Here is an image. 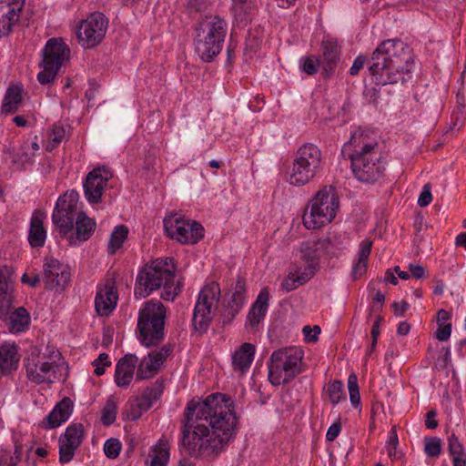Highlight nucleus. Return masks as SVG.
Instances as JSON below:
<instances>
[{
	"label": "nucleus",
	"instance_id": "f257e3e1",
	"mask_svg": "<svg viewBox=\"0 0 466 466\" xmlns=\"http://www.w3.org/2000/svg\"><path fill=\"white\" fill-rule=\"evenodd\" d=\"M182 445L190 456L218 455L237 433L234 402L217 392L206 399L191 400L184 410Z\"/></svg>",
	"mask_w": 466,
	"mask_h": 466
},
{
	"label": "nucleus",
	"instance_id": "f03ea898",
	"mask_svg": "<svg viewBox=\"0 0 466 466\" xmlns=\"http://www.w3.org/2000/svg\"><path fill=\"white\" fill-rule=\"evenodd\" d=\"M342 153L350 159L352 172L359 181L375 184L385 176V161L373 131L362 127L354 129L349 142L344 144Z\"/></svg>",
	"mask_w": 466,
	"mask_h": 466
},
{
	"label": "nucleus",
	"instance_id": "7ed1b4c3",
	"mask_svg": "<svg viewBox=\"0 0 466 466\" xmlns=\"http://www.w3.org/2000/svg\"><path fill=\"white\" fill-rule=\"evenodd\" d=\"M369 71L377 85L404 83L410 77L413 55L410 48L399 39H387L373 51Z\"/></svg>",
	"mask_w": 466,
	"mask_h": 466
},
{
	"label": "nucleus",
	"instance_id": "20e7f679",
	"mask_svg": "<svg viewBox=\"0 0 466 466\" xmlns=\"http://www.w3.org/2000/svg\"><path fill=\"white\" fill-rule=\"evenodd\" d=\"M175 271L176 265L171 258H157L145 265L136 279V298H147L155 290L162 289L161 299L173 301L182 289V284L176 279Z\"/></svg>",
	"mask_w": 466,
	"mask_h": 466
},
{
	"label": "nucleus",
	"instance_id": "39448f33",
	"mask_svg": "<svg viewBox=\"0 0 466 466\" xmlns=\"http://www.w3.org/2000/svg\"><path fill=\"white\" fill-rule=\"evenodd\" d=\"M228 24L218 15L206 17L196 28L195 51L205 63L211 62L223 47Z\"/></svg>",
	"mask_w": 466,
	"mask_h": 466
},
{
	"label": "nucleus",
	"instance_id": "423d86ee",
	"mask_svg": "<svg viewBox=\"0 0 466 466\" xmlns=\"http://www.w3.org/2000/svg\"><path fill=\"white\" fill-rule=\"evenodd\" d=\"M166 308L159 300H149L139 309L137 339L146 347L158 345L164 339Z\"/></svg>",
	"mask_w": 466,
	"mask_h": 466
},
{
	"label": "nucleus",
	"instance_id": "0eeeda50",
	"mask_svg": "<svg viewBox=\"0 0 466 466\" xmlns=\"http://www.w3.org/2000/svg\"><path fill=\"white\" fill-rule=\"evenodd\" d=\"M322 152L313 143H305L296 151L288 182L302 187L312 181L322 170Z\"/></svg>",
	"mask_w": 466,
	"mask_h": 466
},
{
	"label": "nucleus",
	"instance_id": "6e6552de",
	"mask_svg": "<svg viewBox=\"0 0 466 466\" xmlns=\"http://www.w3.org/2000/svg\"><path fill=\"white\" fill-rule=\"evenodd\" d=\"M303 351L299 348H284L272 352L268 364V380L274 386L289 383L301 372Z\"/></svg>",
	"mask_w": 466,
	"mask_h": 466
},
{
	"label": "nucleus",
	"instance_id": "1a4fd4ad",
	"mask_svg": "<svg viewBox=\"0 0 466 466\" xmlns=\"http://www.w3.org/2000/svg\"><path fill=\"white\" fill-rule=\"evenodd\" d=\"M339 197L333 187H324L312 198L309 211L303 215V224L309 229H315L330 223L339 208Z\"/></svg>",
	"mask_w": 466,
	"mask_h": 466
},
{
	"label": "nucleus",
	"instance_id": "9d476101",
	"mask_svg": "<svg viewBox=\"0 0 466 466\" xmlns=\"http://www.w3.org/2000/svg\"><path fill=\"white\" fill-rule=\"evenodd\" d=\"M61 353L54 347L47 346L46 352H39L36 349L24 359V368L26 378L35 384L52 383L56 380L57 361Z\"/></svg>",
	"mask_w": 466,
	"mask_h": 466
},
{
	"label": "nucleus",
	"instance_id": "9b49d317",
	"mask_svg": "<svg viewBox=\"0 0 466 466\" xmlns=\"http://www.w3.org/2000/svg\"><path fill=\"white\" fill-rule=\"evenodd\" d=\"M42 60L39 67L42 70L37 74V80L41 85L54 82L58 71L65 61L70 57V49L61 37H52L47 40L41 51Z\"/></svg>",
	"mask_w": 466,
	"mask_h": 466
},
{
	"label": "nucleus",
	"instance_id": "f8f14e48",
	"mask_svg": "<svg viewBox=\"0 0 466 466\" xmlns=\"http://www.w3.org/2000/svg\"><path fill=\"white\" fill-rule=\"evenodd\" d=\"M221 290L218 282L205 285L194 308L192 322L197 330L205 331L216 315Z\"/></svg>",
	"mask_w": 466,
	"mask_h": 466
},
{
	"label": "nucleus",
	"instance_id": "ddd939ff",
	"mask_svg": "<svg viewBox=\"0 0 466 466\" xmlns=\"http://www.w3.org/2000/svg\"><path fill=\"white\" fill-rule=\"evenodd\" d=\"M167 235L182 244H196L204 237V228L197 221L185 218L178 214H171L164 218Z\"/></svg>",
	"mask_w": 466,
	"mask_h": 466
},
{
	"label": "nucleus",
	"instance_id": "4468645a",
	"mask_svg": "<svg viewBox=\"0 0 466 466\" xmlns=\"http://www.w3.org/2000/svg\"><path fill=\"white\" fill-rule=\"evenodd\" d=\"M108 26V19L103 13H91L86 19L79 22L76 27V38L85 49L96 46L105 38Z\"/></svg>",
	"mask_w": 466,
	"mask_h": 466
},
{
	"label": "nucleus",
	"instance_id": "2eb2a0df",
	"mask_svg": "<svg viewBox=\"0 0 466 466\" xmlns=\"http://www.w3.org/2000/svg\"><path fill=\"white\" fill-rule=\"evenodd\" d=\"M113 177V172L106 167H96L86 176L84 183V194L90 204H97L102 201V196L108 187L109 180Z\"/></svg>",
	"mask_w": 466,
	"mask_h": 466
},
{
	"label": "nucleus",
	"instance_id": "dca6fc26",
	"mask_svg": "<svg viewBox=\"0 0 466 466\" xmlns=\"http://www.w3.org/2000/svg\"><path fill=\"white\" fill-rule=\"evenodd\" d=\"M42 279L46 289L63 291L70 282V269L67 265L55 258H46L43 264Z\"/></svg>",
	"mask_w": 466,
	"mask_h": 466
},
{
	"label": "nucleus",
	"instance_id": "f3484780",
	"mask_svg": "<svg viewBox=\"0 0 466 466\" xmlns=\"http://www.w3.org/2000/svg\"><path fill=\"white\" fill-rule=\"evenodd\" d=\"M172 351L173 346L171 344H165L159 350L149 352L137 364V380H143L153 378L160 370Z\"/></svg>",
	"mask_w": 466,
	"mask_h": 466
},
{
	"label": "nucleus",
	"instance_id": "a211bd4d",
	"mask_svg": "<svg viewBox=\"0 0 466 466\" xmlns=\"http://www.w3.org/2000/svg\"><path fill=\"white\" fill-rule=\"evenodd\" d=\"M84 439V427L81 423L69 425L59 437V461L61 463L69 462L76 451L81 445Z\"/></svg>",
	"mask_w": 466,
	"mask_h": 466
},
{
	"label": "nucleus",
	"instance_id": "6ab92c4d",
	"mask_svg": "<svg viewBox=\"0 0 466 466\" xmlns=\"http://www.w3.org/2000/svg\"><path fill=\"white\" fill-rule=\"evenodd\" d=\"M118 299L114 279H107L98 285L95 299V308L99 316H108L116 308Z\"/></svg>",
	"mask_w": 466,
	"mask_h": 466
},
{
	"label": "nucleus",
	"instance_id": "aec40b11",
	"mask_svg": "<svg viewBox=\"0 0 466 466\" xmlns=\"http://www.w3.org/2000/svg\"><path fill=\"white\" fill-rule=\"evenodd\" d=\"M13 267L2 265L0 267V319H5L10 313L14 302V285L12 276Z\"/></svg>",
	"mask_w": 466,
	"mask_h": 466
},
{
	"label": "nucleus",
	"instance_id": "412c9836",
	"mask_svg": "<svg viewBox=\"0 0 466 466\" xmlns=\"http://www.w3.org/2000/svg\"><path fill=\"white\" fill-rule=\"evenodd\" d=\"M24 5L25 0H0V37L12 32Z\"/></svg>",
	"mask_w": 466,
	"mask_h": 466
},
{
	"label": "nucleus",
	"instance_id": "4be33fe9",
	"mask_svg": "<svg viewBox=\"0 0 466 466\" xmlns=\"http://www.w3.org/2000/svg\"><path fill=\"white\" fill-rule=\"evenodd\" d=\"M269 289L263 288L256 300L252 303L246 319V328L253 330L258 329L259 323L264 319L269 306Z\"/></svg>",
	"mask_w": 466,
	"mask_h": 466
},
{
	"label": "nucleus",
	"instance_id": "5701e85b",
	"mask_svg": "<svg viewBox=\"0 0 466 466\" xmlns=\"http://www.w3.org/2000/svg\"><path fill=\"white\" fill-rule=\"evenodd\" d=\"M247 299V283L246 279L238 276L233 292L225 304V317L229 320L233 319L243 308Z\"/></svg>",
	"mask_w": 466,
	"mask_h": 466
},
{
	"label": "nucleus",
	"instance_id": "b1692460",
	"mask_svg": "<svg viewBox=\"0 0 466 466\" xmlns=\"http://www.w3.org/2000/svg\"><path fill=\"white\" fill-rule=\"evenodd\" d=\"M138 358L135 354H126L116 365L115 382L120 388H127L134 378Z\"/></svg>",
	"mask_w": 466,
	"mask_h": 466
},
{
	"label": "nucleus",
	"instance_id": "393cba45",
	"mask_svg": "<svg viewBox=\"0 0 466 466\" xmlns=\"http://www.w3.org/2000/svg\"><path fill=\"white\" fill-rule=\"evenodd\" d=\"M19 348L15 343L4 342L0 345V377L15 372L20 361Z\"/></svg>",
	"mask_w": 466,
	"mask_h": 466
},
{
	"label": "nucleus",
	"instance_id": "a878e982",
	"mask_svg": "<svg viewBox=\"0 0 466 466\" xmlns=\"http://www.w3.org/2000/svg\"><path fill=\"white\" fill-rule=\"evenodd\" d=\"M340 56V46L337 40L327 39L321 43V66L323 74L329 76L335 72Z\"/></svg>",
	"mask_w": 466,
	"mask_h": 466
},
{
	"label": "nucleus",
	"instance_id": "bb28decb",
	"mask_svg": "<svg viewBox=\"0 0 466 466\" xmlns=\"http://www.w3.org/2000/svg\"><path fill=\"white\" fill-rule=\"evenodd\" d=\"M73 401L66 397L62 399L41 422V426L45 429H55L66 422L72 414Z\"/></svg>",
	"mask_w": 466,
	"mask_h": 466
},
{
	"label": "nucleus",
	"instance_id": "cd10ccee",
	"mask_svg": "<svg viewBox=\"0 0 466 466\" xmlns=\"http://www.w3.org/2000/svg\"><path fill=\"white\" fill-rule=\"evenodd\" d=\"M163 390L162 382L157 380L150 387H147L141 395L135 400L134 405L137 408V410L132 413V420L138 419L144 411L149 410L153 403L160 398Z\"/></svg>",
	"mask_w": 466,
	"mask_h": 466
},
{
	"label": "nucleus",
	"instance_id": "c85d7f7f",
	"mask_svg": "<svg viewBox=\"0 0 466 466\" xmlns=\"http://www.w3.org/2000/svg\"><path fill=\"white\" fill-rule=\"evenodd\" d=\"M75 225L76 233L72 232L67 238L69 245L75 247L89 239L96 227V221L87 217L84 212L77 214Z\"/></svg>",
	"mask_w": 466,
	"mask_h": 466
},
{
	"label": "nucleus",
	"instance_id": "c756f323",
	"mask_svg": "<svg viewBox=\"0 0 466 466\" xmlns=\"http://www.w3.org/2000/svg\"><path fill=\"white\" fill-rule=\"evenodd\" d=\"M256 348L253 344L243 343L232 355V367L234 370L245 373L254 360Z\"/></svg>",
	"mask_w": 466,
	"mask_h": 466
},
{
	"label": "nucleus",
	"instance_id": "7c9ffc66",
	"mask_svg": "<svg viewBox=\"0 0 466 466\" xmlns=\"http://www.w3.org/2000/svg\"><path fill=\"white\" fill-rule=\"evenodd\" d=\"M44 215L35 210L31 218L28 241L33 248L44 247L46 238V231L44 228Z\"/></svg>",
	"mask_w": 466,
	"mask_h": 466
},
{
	"label": "nucleus",
	"instance_id": "2f4dec72",
	"mask_svg": "<svg viewBox=\"0 0 466 466\" xmlns=\"http://www.w3.org/2000/svg\"><path fill=\"white\" fill-rule=\"evenodd\" d=\"M23 86L11 85L7 87L3 98L1 111L5 115L15 113L23 101Z\"/></svg>",
	"mask_w": 466,
	"mask_h": 466
},
{
	"label": "nucleus",
	"instance_id": "473e14b6",
	"mask_svg": "<svg viewBox=\"0 0 466 466\" xmlns=\"http://www.w3.org/2000/svg\"><path fill=\"white\" fill-rule=\"evenodd\" d=\"M313 277L310 268H304L303 271L300 268H296L294 271L289 272L284 279L281 283V289L287 292H290L307 283Z\"/></svg>",
	"mask_w": 466,
	"mask_h": 466
},
{
	"label": "nucleus",
	"instance_id": "72a5a7b5",
	"mask_svg": "<svg viewBox=\"0 0 466 466\" xmlns=\"http://www.w3.org/2000/svg\"><path fill=\"white\" fill-rule=\"evenodd\" d=\"M300 252L302 259L307 263L305 268H310L312 276H314L321 255L319 247H317L315 241L303 242L300 246Z\"/></svg>",
	"mask_w": 466,
	"mask_h": 466
},
{
	"label": "nucleus",
	"instance_id": "f704fd0d",
	"mask_svg": "<svg viewBox=\"0 0 466 466\" xmlns=\"http://www.w3.org/2000/svg\"><path fill=\"white\" fill-rule=\"evenodd\" d=\"M76 216L60 212L58 209H54L52 215L53 223L56 225L58 232L62 238H68L69 235L74 230V222Z\"/></svg>",
	"mask_w": 466,
	"mask_h": 466
},
{
	"label": "nucleus",
	"instance_id": "c9c22d12",
	"mask_svg": "<svg viewBox=\"0 0 466 466\" xmlns=\"http://www.w3.org/2000/svg\"><path fill=\"white\" fill-rule=\"evenodd\" d=\"M39 148L40 147L36 137H35L33 140H25L20 145L15 155V161L19 162L22 165L32 164L34 162V157Z\"/></svg>",
	"mask_w": 466,
	"mask_h": 466
},
{
	"label": "nucleus",
	"instance_id": "e433bc0d",
	"mask_svg": "<svg viewBox=\"0 0 466 466\" xmlns=\"http://www.w3.org/2000/svg\"><path fill=\"white\" fill-rule=\"evenodd\" d=\"M9 331L14 334L21 333L28 329L30 315L27 310L19 307L10 314Z\"/></svg>",
	"mask_w": 466,
	"mask_h": 466
},
{
	"label": "nucleus",
	"instance_id": "4c0bfd02",
	"mask_svg": "<svg viewBox=\"0 0 466 466\" xmlns=\"http://www.w3.org/2000/svg\"><path fill=\"white\" fill-rule=\"evenodd\" d=\"M372 241L364 239L360 244L359 258L352 268V275L357 279L363 275L367 270L368 258L370 255Z\"/></svg>",
	"mask_w": 466,
	"mask_h": 466
},
{
	"label": "nucleus",
	"instance_id": "58836bf2",
	"mask_svg": "<svg viewBox=\"0 0 466 466\" xmlns=\"http://www.w3.org/2000/svg\"><path fill=\"white\" fill-rule=\"evenodd\" d=\"M79 200V194L76 190L66 191L63 196L59 197L54 209H58L60 212L76 215V208Z\"/></svg>",
	"mask_w": 466,
	"mask_h": 466
},
{
	"label": "nucleus",
	"instance_id": "ea45409f",
	"mask_svg": "<svg viewBox=\"0 0 466 466\" xmlns=\"http://www.w3.org/2000/svg\"><path fill=\"white\" fill-rule=\"evenodd\" d=\"M151 466H167L169 460V445L167 440L160 439L151 449Z\"/></svg>",
	"mask_w": 466,
	"mask_h": 466
},
{
	"label": "nucleus",
	"instance_id": "a19ab883",
	"mask_svg": "<svg viewBox=\"0 0 466 466\" xmlns=\"http://www.w3.org/2000/svg\"><path fill=\"white\" fill-rule=\"evenodd\" d=\"M128 236V228L125 225L115 228L108 243V253L115 254L124 244Z\"/></svg>",
	"mask_w": 466,
	"mask_h": 466
},
{
	"label": "nucleus",
	"instance_id": "79ce46f5",
	"mask_svg": "<svg viewBox=\"0 0 466 466\" xmlns=\"http://www.w3.org/2000/svg\"><path fill=\"white\" fill-rule=\"evenodd\" d=\"M117 406L113 399L106 400L101 415V421L103 425L109 426L113 424L116 419Z\"/></svg>",
	"mask_w": 466,
	"mask_h": 466
},
{
	"label": "nucleus",
	"instance_id": "37998d69",
	"mask_svg": "<svg viewBox=\"0 0 466 466\" xmlns=\"http://www.w3.org/2000/svg\"><path fill=\"white\" fill-rule=\"evenodd\" d=\"M399 445V438L395 427H392L389 432V440L386 442V449L389 457L391 460L398 461L401 458L402 453L397 450Z\"/></svg>",
	"mask_w": 466,
	"mask_h": 466
},
{
	"label": "nucleus",
	"instance_id": "c03bdc74",
	"mask_svg": "<svg viewBox=\"0 0 466 466\" xmlns=\"http://www.w3.org/2000/svg\"><path fill=\"white\" fill-rule=\"evenodd\" d=\"M326 393L332 404H338L344 398L343 383L340 380L330 382L328 385Z\"/></svg>",
	"mask_w": 466,
	"mask_h": 466
},
{
	"label": "nucleus",
	"instance_id": "a18cd8bd",
	"mask_svg": "<svg viewBox=\"0 0 466 466\" xmlns=\"http://www.w3.org/2000/svg\"><path fill=\"white\" fill-rule=\"evenodd\" d=\"M66 131L63 126H54L49 134V142L47 150L51 151L56 148L65 138Z\"/></svg>",
	"mask_w": 466,
	"mask_h": 466
},
{
	"label": "nucleus",
	"instance_id": "49530a36",
	"mask_svg": "<svg viewBox=\"0 0 466 466\" xmlns=\"http://www.w3.org/2000/svg\"><path fill=\"white\" fill-rule=\"evenodd\" d=\"M348 388L350 393V400L354 407H357L360 402V395L358 378L355 374H350L348 377Z\"/></svg>",
	"mask_w": 466,
	"mask_h": 466
},
{
	"label": "nucleus",
	"instance_id": "de8ad7c7",
	"mask_svg": "<svg viewBox=\"0 0 466 466\" xmlns=\"http://www.w3.org/2000/svg\"><path fill=\"white\" fill-rule=\"evenodd\" d=\"M122 444L118 439L110 438L104 444L105 455L109 459H116L119 456Z\"/></svg>",
	"mask_w": 466,
	"mask_h": 466
},
{
	"label": "nucleus",
	"instance_id": "09e8293b",
	"mask_svg": "<svg viewBox=\"0 0 466 466\" xmlns=\"http://www.w3.org/2000/svg\"><path fill=\"white\" fill-rule=\"evenodd\" d=\"M300 64L302 71L312 76L319 71L321 62L313 56H306L300 59Z\"/></svg>",
	"mask_w": 466,
	"mask_h": 466
},
{
	"label": "nucleus",
	"instance_id": "8fccbe9b",
	"mask_svg": "<svg viewBox=\"0 0 466 466\" xmlns=\"http://www.w3.org/2000/svg\"><path fill=\"white\" fill-rule=\"evenodd\" d=\"M424 451L430 457H438L441 452V441L437 437L426 438Z\"/></svg>",
	"mask_w": 466,
	"mask_h": 466
},
{
	"label": "nucleus",
	"instance_id": "3c124183",
	"mask_svg": "<svg viewBox=\"0 0 466 466\" xmlns=\"http://www.w3.org/2000/svg\"><path fill=\"white\" fill-rule=\"evenodd\" d=\"M92 365L95 368L94 373L96 376H101L105 373L106 368L111 365V361L106 353H100L98 358L92 361Z\"/></svg>",
	"mask_w": 466,
	"mask_h": 466
},
{
	"label": "nucleus",
	"instance_id": "603ef678",
	"mask_svg": "<svg viewBox=\"0 0 466 466\" xmlns=\"http://www.w3.org/2000/svg\"><path fill=\"white\" fill-rule=\"evenodd\" d=\"M448 447L451 457L460 456L466 453L463 445L460 442L459 439L454 433H452L448 438Z\"/></svg>",
	"mask_w": 466,
	"mask_h": 466
},
{
	"label": "nucleus",
	"instance_id": "864d4df0",
	"mask_svg": "<svg viewBox=\"0 0 466 466\" xmlns=\"http://www.w3.org/2000/svg\"><path fill=\"white\" fill-rule=\"evenodd\" d=\"M252 6V0H232V10L236 16L248 13Z\"/></svg>",
	"mask_w": 466,
	"mask_h": 466
},
{
	"label": "nucleus",
	"instance_id": "5fc2aeb1",
	"mask_svg": "<svg viewBox=\"0 0 466 466\" xmlns=\"http://www.w3.org/2000/svg\"><path fill=\"white\" fill-rule=\"evenodd\" d=\"M315 243L317 247H319V249L320 250L321 254H335V247L329 237L319 238L318 240L315 241Z\"/></svg>",
	"mask_w": 466,
	"mask_h": 466
},
{
	"label": "nucleus",
	"instance_id": "6e6d98bb",
	"mask_svg": "<svg viewBox=\"0 0 466 466\" xmlns=\"http://www.w3.org/2000/svg\"><path fill=\"white\" fill-rule=\"evenodd\" d=\"M451 333V323L438 324L435 337L440 341H446L450 339Z\"/></svg>",
	"mask_w": 466,
	"mask_h": 466
},
{
	"label": "nucleus",
	"instance_id": "4d7b16f0",
	"mask_svg": "<svg viewBox=\"0 0 466 466\" xmlns=\"http://www.w3.org/2000/svg\"><path fill=\"white\" fill-rule=\"evenodd\" d=\"M432 201V195L431 191V187L429 184L424 185L422 187V191L420 192L418 198V205L420 207H427Z\"/></svg>",
	"mask_w": 466,
	"mask_h": 466
},
{
	"label": "nucleus",
	"instance_id": "13d9d810",
	"mask_svg": "<svg viewBox=\"0 0 466 466\" xmlns=\"http://www.w3.org/2000/svg\"><path fill=\"white\" fill-rule=\"evenodd\" d=\"M302 331L307 342H315L318 340V335L320 333V328L317 325L313 328L307 325L303 328Z\"/></svg>",
	"mask_w": 466,
	"mask_h": 466
},
{
	"label": "nucleus",
	"instance_id": "bf43d9fd",
	"mask_svg": "<svg viewBox=\"0 0 466 466\" xmlns=\"http://www.w3.org/2000/svg\"><path fill=\"white\" fill-rule=\"evenodd\" d=\"M17 458L12 455V452L4 451L0 454V466H16L19 462Z\"/></svg>",
	"mask_w": 466,
	"mask_h": 466
},
{
	"label": "nucleus",
	"instance_id": "052dcab7",
	"mask_svg": "<svg viewBox=\"0 0 466 466\" xmlns=\"http://www.w3.org/2000/svg\"><path fill=\"white\" fill-rule=\"evenodd\" d=\"M367 57L364 55H359L353 61L350 68V74L353 76H358L360 71L364 67Z\"/></svg>",
	"mask_w": 466,
	"mask_h": 466
},
{
	"label": "nucleus",
	"instance_id": "680f3d73",
	"mask_svg": "<svg viewBox=\"0 0 466 466\" xmlns=\"http://www.w3.org/2000/svg\"><path fill=\"white\" fill-rule=\"evenodd\" d=\"M340 430L341 426L339 421L332 423L326 433L327 441H333L339 436Z\"/></svg>",
	"mask_w": 466,
	"mask_h": 466
},
{
	"label": "nucleus",
	"instance_id": "e2e57ef3",
	"mask_svg": "<svg viewBox=\"0 0 466 466\" xmlns=\"http://www.w3.org/2000/svg\"><path fill=\"white\" fill-rule=\"evenodd\" d=\"M437 412L435 410H431L426 414L425 425L428 429L433 430L438 427V421L435 419Z\"/></svg>",
	"mask_w": 466,
	"mask_h": 466
},
{
	"label": "nucleus",
	"instance_id": "0e129e2a",
	"mask_svg": "<svg viewBox=\"0 0 466 466\" xmlns=\"http://www.w3.org/2000/svg\"><path fill=\"white\" fill-rule=\"evenodd\" d=\"M41 278L38 274L34 275L33 277H29L26 273H25L21 278V282L24 284H27L32 288L36 287L40 283Z\"/></svg>",
	"mask_w": 466,
	"mask_h": 466
},
{
	"label": "nucleus",
	"instance_id": "69168bd1",
	"mask_svg": "<svg viewBox=\"0 0 466 466\" xmlns=\"http://www.w3.org/2000/svg\"><path fill=\"white\" fill-rule=\"evenodd\" d=\"M395 315L403 316L404 312L409 309V304L405 300L400 302L394 301L391 305Z\"/></svg>",
	"mask_w": 466,
	"mask_h": 466
},
{
	"label": "nucleus",
	"instance_id": "338daca9",
	"mask_svg": "<svg viewBox=\"0 0 466 466\" xmlns=\"http://www.w3.org/2000/svg\"><path fill=\"white\" fill-rule=\"evenodd\" d=\"M409 269H410V275L416 279H420L423 278L424 273H425L424 268L421 267L420 265L410 264Z\"/></svg>",
	"mask_w": 466,
	"mask_h": 466
},
{
	"label": "nucleus",
	"instance_id": "774afa93",
	"mask_svg": "<svg viewBox=\"0 0 466 466\" xmlns=\"http://www.w3.org/2000/svg\"><path fill=\"white\" fill-rule=\"evenodd\" d=\"M381 320H382V318L380 316H378L372 324L370 334H371V339H373V342L378 341V338L380 336V325Z\"/></svg>",
	"mask_w": 466,
	"mask_h": 466
}]
</instances>
